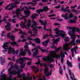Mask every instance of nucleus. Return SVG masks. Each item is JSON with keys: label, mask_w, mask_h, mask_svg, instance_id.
Here are the masks:
<instances>
[{"label": "nucleus", "mask_w": 80, "mask_h": 80, "mask_svg": "<svg viewBox=\"0 0 80 80\" xmlns=\"http://www.w3.org/2000/svg\"><path fill=\"white\" fill-rule=\"evenodd\" d=\"M26 80H30L29 77H26Z\"/></svg>", "instance_id": "63"}, {"label": "nucleus", "mask_w": 80, "mask_h": 80, "mask_svg": "<svg viewBox=\"0 0 80 80\" xmlns=\"http://www.w3.org/2000/svg\"><path fill=\"white\" fill-rule=\"evenodd\" d=\"M56 15L55 14H52V15H49V17H54L56 16Z\"/></svg>", "instance_id": "54"}, {"label": "nucleus", "mask_w": 80, "mask_h": 80, "mask_svg": "<svg viewBox=\"0 0 80 80\" xmlns=\"http://www.w3.org/2000/svg\"><path fill=\"white\" fill-rule=\"evenodd\" d=\"M60 25V23H54V25L56 26H59V25Z\"/></svg>", "instance_id": "57"}, {"label": "nucleus", "mask_w": 80, "mask_h": 80, "mask_svg": "<svg viewBox=\"0 0 80 80\" xmlns=\"http://www.w3.org/2000/svg\"><path fill=\"white\" fill-rule=\"evenodd\" d=\"M21 70L18 71L17 72L18 73V77L19 78H20V80H22V79H21L22 75H20V72H23V69H22V68H20Z\"/></svg>", "instance_id": "16"}, {"label": "nucleus", "mask_w": 80, "mask_h": 80, "mask_svg": "<svg viewBox=\"0 0 80 80\" xmlns=\"http://www.w3.org/2000/svg\"><path fill=\"white\" fill-rule=\"evenodd\" d=\"M28 52V54L29 56H31L32 55V53L31 52L30 50L28 49L27 50V49H24V52H22V53H20V55H23V56H25L26 55V53H27Z\"/></svg>", "instance_id": "12"}, {"label": "nucleus", "mask_w": 80, "mask_h": 80, "mask_svg": "<svg viewBox=\"0 0 80 80\" xmlns=\"http://www.w3.org/2000/svg\"><path fill=\"white\" fill-rule=\"evenodd\" d=\"M26 60H31L29 59V58H27L26 57H23L22 58H20V61L19 62V63L21 65L19 66L20 68H24L25 67V64L23 63V62L24 61H25Z\"/></svg>", "instance_id": "6"}, {"label": "nucleus", "mask_w": 80, "mask_h": 80, "mask_svg": "<svg viewBox=\"0 0 80 80\" xmlns=\"http://www.w3.org/2000/svg\"><path fill=\"white\" fill-rule=\"evenodd\" d=\"M37 12L38 14H40V12H43L42 9H39V10H37L36 11Z\"/></svg>", "instance_id": "31"}, {"label": "nucleus", "mask_w": 80, "mask_h": 80, "mask_svg": "<svg viewBox=\"0 0 80 80\" xmlns=\"http://www.w3.org/2000/svg\"><path fill=\"white\" fill-rule=\"evenodd\" d=\"M71 12H73V13H76V14L77 15L78 14V13H80V11L79 10H76L75 9H73V10H71Z\"/></svg>", "instance_id": "26"}, {"label": "nucleus", "mask_w": 80, "mask_h": 80, "mask_svg": "<svg viewBox=\"0 0 80 80\" xmlns=\"http://www.w3.org/2000/svg\"><path fill=\"white\" fill-rule=\"evenodd\" d=\"M35 14H34V15H32V18H33L34 19L36 18V17H35Z\"/></svg>", "instance_id": "55"}, {"label": "nucleus", "mask_w": 80, "mask_h": 80, "mask_svg": "<svg viewBox=\"0 0 80 80\" xmlns=\"http://www.w3.org/2000/svg\"><path fill=\"white\" fill-rule=\"evenodd\" d=\"M28 8L30 9H32V10H34L36 9V8L35 7H32H32H30V6L28 7Z\"/></svg>", "instance_id": "47"}, {"label": "nucleus", "mask_w": 80, "mask_h": 80, "mask_svg": "<svg viewBox=\"0 0 80 80\" xmlns=\"http://www.w3.org/2000/svg\"><path fill=\"white\" fill-rule=\"evenodd\" d=\"M9 74H10V77L11 78L12 77V75H17V72H16V70H13V71H11L9 72Z\"/></svg>", "instance_id": "15"}, {"label": "nucleus", "mask_w": 80, "mask_h": 80, "mask_svg": "<svg viewBox=\"0 0 80 80\" xmlns=\"http://www.w3.org/2000/svg\"><path fill=\"white\" fill-rule=\"evenodd\" d=\"M15 68L16 69H18V66L17 65H16L15 66Z\"/></svg>", "instance_id": "62"}, {"label": "nucleus", "mask_w": 80, "mask_h": 80, "mask_svg": "<svg viewBox=\"0 0 80 80\" xmlns=\"http://www.w3.org/2000/svg\"><path fill=\"white\" fill-rule=\"evenodd\" d=\"M24 13L25 14L26 16H24V17H22V18H21V20H22L24 18H28V17L30 16V14L31 13L30 10H24Z\"/></svg>", "instance_id": "10"}, {"label": "nucleus", "mask_w": 80, "mask_h": 80, "mask_svg": "<svg viewBox=\"0 0 80 80\" xmlns=\"http://www.w3.org/2000/svg\"><path fill=\"white\" fill-rule=\"evenodd\" d=\"M58 57L59 58H60V56L59 55H52V58H57V59H58Z\"/></svg>", "instance_id": "30"}, {"label": "nucleus", "mask_w": 80, "mask_h": 80, "mask_svg": "<svg viewBox=\"0 0 80 80\" xmlns=\"http://www.w3.org/2000/svg\"><path fill=\"white\" fill-rule=\"evenodd\" d=\"M22 33H23L24 35H27V33H25L24 32H22V30L19 32V34H22Z\"/></svg>", "instance_id": "45"}, {"label": "nucleus", "mask_w": 80, "mask_h": 80, "mask_svg": "<svg viewBox=\"0 0 80 80\" xmlns=\"http://www.w3.org/2000/svg\"><path fill=\"white\" fill-rule=\"evenodd\" d=\"M52 48H55V51L57 52H58L60 50V48H61V47H59L58 48H56V46H54V45H52V47H51Z\"/></svg>", "instance_id": "22"}, {"label": "nucleus", "mask_w": 80, "mask_h": 80, "mask_svg": "<svg viewBox=\"0 0 80 80\" xmlns=\"http://www.w3.org/2000/svg\"><path fill=\"white\" fill-rule=\"evenodd\" d=\"M35 52H33L32 56L33 57H36V58H41L42 57V55H39V56H37V55L38 54V48L37 47L35 48Z\"/></svg>", "instance_id": "9"}, {"label": "nucleus", "mask_w": 80, "mask_h": 80, "mask_svg": "<svg viewBox=\"0 0 80 80\" xmlns=\"http://www.w3.org/2000/svg\"><path fill=\"white\" fill-rule=\"evenodd\" d=\"M32 2H34V3H33L32 2H29V3H27V5H29L30 4H32V6H35V5L37 4V2H36V0H32Z\"/></svg>", "instance_id": "20"}, {"label": "nucleus", "mask_w": 80, "mask_h": 80, "mask_svg": "<svg viewBox=\"0 0 80 80\" xmlns=\"http://www.w3.org/2000/svg\"><path fill=\"white\" fill-rule=\"evenodd\" d=\"M31 68L34 69H38V67H36V66H32L31 67Z\"/></svg>", "instance_id": "49"}, {"label": "nucleus", "mask_w": 80, "mask_h": 80, "mask_svg": "<svg viewBox=\"0 0 80 80\" xmlns=\"http://www.w3.org/2000/svg\"><path fill=\"white\" fill-rule=\"evenodd\" d=\"M60 39H61L60 38H58L57 39L55 40L53 42L54 43H55L56 42H58L59 41Z\"/></svg>", "instance_id": "34"}, {"label": "nucleus", "mask_w": 80, "mask_h": 80, "mask_svg": "<svg viewBox=\"0 0 80 80\" xmlns=\"http://www.w3.org/2000/svg\"><path fill=\"white\" fill-rule=\"evenodd\" d=\"M1 78H0V80H5L7 78V77L5 74H2V75H1Z\"/></svg>", "instance_id": "23"}, {"label": "nucleus", "mask_w": 80, "mask_h": 80, "mask_svg": "<svg viewBox=\"0 0 80 80\" xmlns=\"http://www.w3.org/2000/svg\"><path fill=\"white\" fill-rule=\"evenodd\" d=\"M69 8V7H67L66 8H64V9L63 7H62V8H61V11H63L64 12H68V13H69L71 12V10L68 9Z\"/></svg>", "instance_id": "14"}, {"label": "nucleus", "mask_w": 80, "mask_h": 80, "mask_svg": "<svg viewBox=\"0 0 80 80\" xmlns=\"http://www.w3.org/2000/svg\"><path fill=\"white\" fill-rule=\"evenodd\" d=\"M67 28H68L70 30H72V31H69L68 32V34L70 36H73L74 34H75L76 30V31L79 33H80V30L79 28H75L74 27H67Z\"/></svg>", "instance_id": "5"}, {"label": "nucleus", "mask_w": 80, "mask_h": 80, "mask_svg": "<svg viewBox=\"0 0 80 80\" xmlns=\"http://www.w3.org/2000/svg\"><path fill=\"white\" fill-rule=\"evenodd\" d=\"M59 73L60 75H62V69L61 68V67H60L59 68Z\"/></svg>", "instance_id": "32"}, {"label": "nucleus", "mask_w": 80, "mask_h": 80, "mask_svg": "<svg viewBox=\"0 0 80 80\" xmlns=\"http://www.w3.org/2000/svg\"><path fill=\"white\" fill-rule=\"evenodd\" d=\"M50 40V39L49 38L48 39V40H46V41H45L44 42H42V45H44L45 47H46V46L48 45V43L49 42Z\"/></svg>", "instance_id": "21"}, {"label": "nucleus", "mask_w": 80, "mask_h": 80, "mask_svg": "<svg viewBox=\"0 0 80 80\" xmlns=\"http://www.w3.org/2000/svg\"><path fill=\"white\" fill-rule=\"evenodd\" d=\"M50 58V56H48L47 57H44L43 58H42V60H43L44 62H47V60H46V58L47 59H48L47 60V62L48 63L49 62V58Z\"/></svg>", "instance_id": "24"}, {"label": "nucleus", "mask_w": 80, "mask_h": 80, "mask_svg": "<svg viewBox=\"0 0 80 80\" xmlns=\"http://www.w3.org/2000/svg\"><path fill=\"white\" fill-rule=\"evenodd\" d=\"M45 30L46 31H48V29L47 28L46 29V27H45V25H44L43 27V30Z\"/></svg>", "instance_id": "56"}, {"label": "nucleus", "mask_w": 80, "mask_h": 80, "mask_svg": "<svg viewBox=\"0 0 80 80\" xmlns=\"http://www.w3.org/2000/svg\"><path fill=\"white\" fill-rule=\"evenodd\" d=\"M8 47V45H7V44H5V43H4L3 45L2 46V48H4V49H5L6 50H8V48H7V47Z\"/></svg>", "instance_id": "28"}, {"label": "nucleus", "mask_w": 80, "mask_h": 80, "mask_svg": "<svg viewBox=\"0 0 80 80\" xmlns=\"http://www.w3.org/2000/svg\"><path fill=\"white\" fill-rule=\"evenodd\" d=\"M16 77H15L14 78H12L10 80H16Z\"/></svg>", "instance_id": "64"}, {"label": "nucleus", "mask_w": 80, "mask_h": 80, "mask_svg": "<svg viewBox=\"0 0 80 80\" xmlns=\"http://www.w3.org/2000/svg\"><path fill=\"white\" fill-rule=\"evenodd\" d=\"M60 17L59 16H58V17H57V18H51L50 19L51 20H52V19H53L54 20H55V19H57L58 21H59V19L58 18H59Z\"/></svg>", "instance_id": "36"}, {"label": "nucleus", "mask_w": 80, "mask_h": 80, "mask_svg": "<svg viewBox=\"0 0 80 80\" xmlns=\"http://www.w3.org/2000/svg\"><path fill=\"white\" fill-rule=\"evenodd\" d=\"M11 70H12V67H13V64L12 63V62H10V63H9L8 64V65H11Z\"/></svg>", "instance_id": "43"}, {"label": "nucleus", "mask_w": 80, "mask_h": 80, "mask_svg": "<svg viewBox=\"0 0 80 80\" xmlns=\"http://www.w3.org/2000/svg\"><path fill=\"white\" fill-rule=\"evenodd\" d=\"M23 50V48H21L20 50V52H21V53H20V55H19V56L20 57H21V56H23V55H21V53H23V52H22Z\"/></svg>", "instance_id": "51"}, {"label": "nucleus", "mask_w": 80, "mask_h": 80, "mask_svg": "<svg viewBox=\"0 0 80 80\" xmlns=\"http://www.w3.org/2000/svg\"><path fill=\"white\" fill-rule=\"evenodd\" d=\"M76 36L78 38H79L80 37V35H75V34H73V36H71V38L72 39V40L69 43V44L70 45H75L76 44L75 42H76L77 43H80V40H78V39H77L75 41V40L76 38Z\"/></svg>", "instance_id": "3"}, {"label": "nucleus", "mask_w": 80, "mask_h": 80, "mask_svg": "<svg viewBox=\"0 0 80 80\" xmlns=\"http://www.w3.org/2000/svg\"><path fill=\"white\" fill-rule=\"evenodd\" d=\"M20 59H21V58H19V59H17L16 60V63H18L19 62H20Z\"/></svg>", "instance_id": "52"}, {"label": "nucleus", "mask_w": 80, "mask_h": 80, "mask_svg": "<svg viewBox=\"0 0 80 80\" xmlns=\"http://www.w3.org/2000/svg\"><path fill=\"white\" fill-rule=\"evenodd\" d=\"M67 63L68 66H70L71 67H72V64L70 63V62H69L68 60H67Z\"/></svg>", "instance_id": "38"}, {"label": "nucleus", "mask_w": 80, "mask_h": 80, "mask_svg": "<svg viewBox=\"0 0 80 80\" xmlns=\"http://www.w3.org/2000/svg\"><path fill=\"white\" fill-rule=\"evenodd\" d=\"M74 16V15H73L72 13H70L69 15V18H73Z\"/></svg>", "instance_id": "42"}, {"label": "nucleus", "mask_w": 80, "mask_h": 80, "mask_svg": "<svg viewBox=\"0 0 80 80\" xmlns=\"http://www.w3.org/2000/svg\"><path fill=\"white\" fill-rule=\"evenodd\" d=\"M38 62H36V63H35V65H38L40 64L41 62V61H40V60L39 58H38Z\"/></svg>", "instance_id": "33"}, {"label": "nucleus", "mask_w": 80, "mask_h": 80, "mask_svg": "<svg viewBox=\"0 0 80 80\" xmlns=\"http://www.w3.org/2000/svg\"><path fill=\"white\" fill-rule=\"evenodd\" d=\"M22 0H13L12 1H14V3H11V5H18L20 3V1H22ZM24 1H25V0H24Z\"/></svg>", "instance_id": "17"}, {"label": "nucleus", "mask_w": 80, "mask_h": 80, "mask_svg": "<svg viewBox=\"0 0 80 80\" xmlns=\"http://www.w3.org/2000/svg\"><path fill=\"white\" fill-rule=\"evenodd\" d=\"M6 58H3L2 57H0V61L1 62V64L2 65H4L5 62Z\"/></svg>", "instance_id": "18"}, {"label": "nucleus", "mask_w": 80, "mask_h": 80, "mask_svg": "<svg viewBox=\"0 0 80 80\" xmlns=\"http://www.w3.org/2000/svg\"><path fill=\"white\" fill-rule=\"evenodd\" d=\"M11 5V4H9V5H8L7 7H5V10H7V9H8L9 7L10 6V5Z\"/></svg>", "instance_id": "53"}, {"label": "nucleus", "mask_w": 80, "mask_h": 80, "mask_svg": "<svg viewBox=\"0 0 80 80\" xmlns=\"http://www.w3.org/2000/svg\"><path fill=\"white\" fill-rule=\"evenodd\" d=\"M16 18H14V19H12V22L13 23H16L17 22L16 21H15V20H16Z\"/></svg>", "instance_id": "50"}, {"label": "nucleus", "mask_w": 80, "mask_h": 80, "mask_svg": "<svg viewBox=\"0 0 80 80\" xmlns=\"http://www.w3.org/2000/svg\"><path fill=\"white\" fill-rule=\"evenodd\" d=\"M26 45L24 46V48H26V49H27V50L29 49V48L28 47V45H30V43H28L27 42H25Z\"/></svg>", "instance_id": "29"}, {"label": "nucleus", "mask_w": 80, "mask_h": 80, "mask_svg": "<svg viewBox=\"0 0 80 80\" xmlns=\"http://www.w3.org/2000/svg\"><path fill=\"white\" fill-rule=\"evenodd\" d=\"M29 59H30V60H30V61H29V62H28L27 63V65H31V60H32V59L31 58H29Z\"/></svg>", "instance_id": "39"}, {"label": "nucleus", "mask_w": 80, "mask_h": 80, "mask_svg": "<svg viewBox=\"0 0 80 80\" xmlns=\"http://www.w3.org/2000/svg\"><path fill=\"white\" fill-rule=\"evenodd\" d=\"M42 52H46V50L45 49H41Z\"/></svg>", "instance_id": "60"}, {"label": "nucleus", "mask_w": 80, "mask_h": 80, "mask_svg": "<svg viewBox=\"0 0 80 80\" xmlns=\"http://www.w3.org/2000/svg\"><path fill=\"white\" fill-rule=\"evenodd\" d=\"M17 7H18V6L16 5H13L12 6V9H13V8H17Z\"/></svg>", "instance_id": "59"}, {"label": "nucleus", "mask_w": 80, "mask_h": 80, "mask_svg": "<svg viewBox=\"0 0 80 80\" xmlns=\"http://www.w3.org/2000/svg\"><path fill=\"white\" fill-rule=\"evenodd\" d=\"M54 31L56 32V33L57 34L54 35L55 37H59L60 36L62 38H66L64 40L66 42H69V37H65V36L67 35V34L63 33V31L62 30H58V28H57L56 29H54Z\"/></svg>", "instance_id": "1"}, {"label": "nucleus", "mask_w": 80, "mask_h": 80, "mask_svg": "<svg viewBox=\"0 0 80 80\" xmlns=\"http://www.w3.org/2000/svg\"><path fill=\"white\" fill-rule=\"evenodd\" d=\"M71 52L72 53V55L73 53H74V49H73V48H71Z\"/></svg>", "instance_id": "61"}, {"label": "nucleus", "mask_w": 80, "mask_h": 80, "mask_svg": "<svg viewBox=\"0 0 80 80\" xmlns=\"http://www.w3.org/2000/svg\"><path fill=\"white\" fill-rule=\"evenodd\" d=\"M43 9H42V12H48V11L49 10L48 7L47 6L44 7H43Z\"/></svg>", "instance_id": "25"}, {"label": "nucleus", "mask_w": 80, "mask_h": 80, "mask_svg": "<svg viewBox=\"0 0 80 80\" xmlns=\"http://www.w3.org/2000/svg\"><path fill=\"white\" fill-rule=\"evenodd\" d=\"M38 25L39 24L38 23H37L35 21H34V23H33L32 25L31 26V28H33L32 30L33 31H34V32H32V33H38V30L36 28V27H34V26H37V25Z\"/></svg>", "instance_id": "7"}, {"label": "nucleus", "mask_w": 80, "mask_h": 80, "mask_svg": "<svg viewBox=\"0 0 80 80\" xmlns=\"http://www.w3.org/2000/svg\"><path fill=\"white\" fill-rule=\"evenodd\" d=\"M61 53L60 55H62V57H63V58L65 57V53L63 52L62 51H61Z\"/></svg>", "instance_id": "46"}, {"label": "nucleus", "mask_w": 80, "mask_h": 80, "mask_svg": "<svg viewBox=\"0 0 80 80\" xmlns=\"http://www.w3.org/2000/svg\"><path fill=\"white\" fill-rule=\"evenodd\" d=\"M7 25H6L5 27V28L10 27L11 25L9 22H7Z\"/></svg>", "instance_id": "37"}, {"label": "nucleus", "mask_w": 80, "mask_h": 80, "mask_svg": "<svg viewBox=\"0 0 80 80\" xmlns=\"http://www.w3.org/2000/svg\"><path fill=\"white\" fill-rule=\"evenodd\" d=\"M60 6L61 5H58V6L55 7V8H56V9L60 8Z\"/></svg>", "instance_id": "58"}, {"label": "nucleus", "mask_w": 80, "mask_h": 80, "mask_svg": "<svg viewBox=\"0 0 80 80\" xmlns=\"http://www.w3.org/2000/svg\"><path fill=\"white\" fill-rule=\"evenodd\" d=\"M63 47L67 50V52H68L69 50L70 49V48L69 47H65V46H63Z\"/></svg>", "instance_id": "35"}, {"label": "nucleus", "mask_w": 80, "mask_h": 80, "mask_svg": "<svg viewBox=\"0 0 80 80\" xmlns=\"http://www.w3.org/2000/svg\"><path fill=\"white\" fill-rule=\"evenodd\" d=\"M16 14L17 15L16 16L18 17H19V15H20V14H21V9H20V8H18L17 9L16 12Z\"/></svg>", "instance_id": "19"}, {"label": "nucleus", "mask_w": 80, "mask_h": 80, "mask_svg": "<svg viewBox=\"0 0 80 80\" xmlns=\"http://www.w3.org/2000/svg\"><path fill=\"white\" fill-rule=\"evenodd\" d=\"M27 39L28 40H30H30H33V41H35L36 43L39 44L41 42L40 38H36L34 39H33V38H32L28 37L27 38Z\"/></svg>", "instance_id": "11"}, {"label": "nucleus", "mask_w": 80, "mask_h": 80, "mask_svg": "<svg viewBox=\"0 0 80 80\" xmlns=\"http://www.w3.org/2000/svg\"><path fill=\"white\" fill-rule=\"evenodd\" d=\"M72 77H73H73H72V76H70V78L72 80H76V79L74 77V73H72Z\"/></svg>", "instance_id": "41"}, {"label": "nucleus", "mask_w": 80, "mask_h": 80, "mask_svg": "<svg viewBox=\"0 0 80 80\" xmlns=\"http://www.w3.org/2000/svg\"><path fill=\"white\" fill-rule=\"evenodd\" d=\"M10 33L11 32H10L9 33H8L7 35L8 37L10 39H11V40L12 41V42H10V45H12L13 47H14L15 45H16V47H19V44L17 43L16 42H15V36L14 35H11V36H10Z\"/></svg>", "instance_id": "4"}, {"label": "nucleus", "mask_w": 80, "mask_h": 80, "mask_svg": "<svg viewBox=\"0 0 80 80\" xmlns=\"http://www.w3.org/2000/svg\"><path fill=\"white\" fill-rule=\"evenodd\" d=\"M74 20L70 19L69 21H68L69 23H77V17L74 16Z\"/></svg>", "instance_id": "13"}, {"label": "nucleus", "mask_w": 80, "mask_h": 80, "mask_svg": "<svg viewBox=\"0 0 80 80\" xmlns=\"http://www.w3.org/2000/svg\"><path fill=\"white\" fill-rule=\"evenodd\" d=\"M49 53L50 54H53L55 53V52L54 50H52V51H50L49 52Z\"/></svg>", "instance_id": "48"}, {"label": "nucleus", "mask_w": 80, "mask_h": 80, "mask_svg": "<svg viewBox=\"0 0 80 80\" xmlns=\"http://www.w3.org/2000/svg\"><path fill=\"white\" fill-rule=\"evenodd\" d=\"M39 22L41 23V25H44V22L43 20H39Z\"/></svg>", "instance_id": "40"}, {"label": "nucleus", "mask_w": 80, "mask_h": 80, "mask_svg": "<svg viewBox=\"0 0 80 80\" xmlns=\"http://www.w3.org/2000/svg\"><path fill=\"white\" fill-rule=\"evenodd\" d=\"M12 52V54L14 55L15 53H16V54H18L19 53V50H17V51H15V49H13L12 48L11 46L9 47V48L8 50V53L9 54H10Z\"/></svg>", "instance_id": "8"}, {"label": "nucleus", "mask_w": 80, "mask_h": 80, "mask_svg": "<svg viewBox=\"0 0 80 80\" xmlns=\"http://www.w3.org/2000/svg\"><path fill=\"white\" fill-rule=\"evenodd\" d=\"M28 32L31 34L30 37H34L35 36L37 35V34H32V32L31 31V30H30V31H28Z\"/></svg>", "instance_id": "27"}, {"label": "nucleus", "mask_w": 80, "mask_h": 80, "mask_svg": "<svg viewBox=\"0 0 80 80\" xmlns=\"http://www.w3.org/2000/svg\"><path fill=\"white\" fill-rule=\"evenodd\" d=\"M48 34H45L43 36V39H46V38H48Z\"/></svg>", "instance_id": "44"}, {"label": "nucleus", "mask_w": 80, "mask_h": 80, "mask_svg": "<svg viewBox=\"0 0 80 80\" xmlns=\"http://www.w3.org/2000/svg\"><path fill=\"white\" fill-rule=\"evenodd\" d=\"M43 66L44 67H45V68L44 69V73L46 74L47 73H48L46 75V77H49V76H50V75H51L52 74L51 72H50L49 73H48V67H50V68L52 69V68H54V65H52V64H51L50 63H48V65L47 64H44Z\"/></svg>", "instance_id": "2"}]
</instances>
